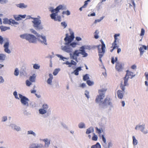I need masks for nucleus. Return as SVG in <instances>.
<instances>
[{"mask_svg": "<svg viewBox=\"0 0 148 148\" xmlns=\"http://www.w3.org/2000/svg\"><path fill=\"white\" fill-rule=\"evenodd\" d=\"M69 31L70 36H69L67 33L65 34L66 37L64 39L65 42L64 43L65 45H62L61 47L62 50L66 53L72 52L73 49L71 47L74 48L76 47L77 45V43L76 42H71L75 38L74 33L70 28L69 29Z\"/></svg>", "mask_w": 148, "mask_h": 148, "instance_id": "nucleus-1", "label": "nucleus"}, {"mask_svg": "<svg viewBox=\"0 0 148 148\" xmlns=\"http://www.w3.org/2000/svg\"><path fill=\"white\" fill-rule=\"evenodd\" d=\"M106 90L102 89L99 91V95H98L95 99L96 102L99 103V108L101 110L107 108L108 106L110 107L113 108V106L112 99L109 97H106L103 101H101L105 97V93Z\"/></svg>", "mask_w": 148, "mask_h": 148, "instance_id": "nucleus-2", "label": "nucleus"}, {"mask_svg": "<svg viewBox=\"0 0 148 148\" xmlns=\"http://www.w3.org/2000/svg\"><path fill=\"white\" fill-rule=\"evenodd\" d=\"M29 19L31 18L33 20L32 21L33 23V26L34 28L37 30L40 31L43 29L44 27L41 24V21L39 18H37L32 17L31 16H29Z\"/></svg>", "mask_w": 148, "mask_h": 148, "instance_id": "nucleus-3", "label": "nucleus"}, {"mask_svg": "<svg viewBox=\"0 0 148 148\" xmlns=\"http://www.w3.org/2000/svg\"><path fill=\"white\" fill-rule=\"evenodd\" d=\"M102 45H98L95 46V47L98 48V55L99 56V60L101 63L102 62L101 58L104 56L105 53L106 46L104 42L102 40H101Z\"/></svg>", "mask_w": 148, "mask_h": 148, "instance_id": "nucleus-4", "label": "nucleus"}, {"mask_svg": "<svg viewBox=\"0 0 148 148\" xmlns=\"http://www.w3.org/2000/svg\"><path fill=\"white\" fill-rule=\"evenodd\" d=\"M20 37L22 39H25L29 43H36L37 42V38L34 35L28 34H24L20 35Z\"/></svg>", "mask_w": 148, "mask_h": 148, "instance_id": "nucleus-5", "label": "nucleus"}, {"mask_svg": "<svg viewBox=\"0 0 148 148\" xmlns=\"http://www.w3.org/2000/svg\"><path fill=\"white\" fill-rule=\"evenodd\" d=\"M30 31L32 33L36 35L37 37L38 40L41 43H44L46 45H47L46 38L45 36L40 35L33 29H31Z\"/></svg>", "mask_w": 148, "mask_h": 148, "instance_id": "nucleus-6", "label": "nucleus"}, {"mask_svg": "<svg viewBox=\"0 0 148 148\" xmlns=\"http://www.w3.org/2000/svg\"><path fill=\"white\" fill-rule=\"evenodd\" d=\"M18 95L21 104L24 106L28 107L29 106L28 101H29L28 98L20 94H18Z\"/></svg>", "mask_w": 148, "mask_h": 148, "instance_id": "nucleus-7", "label": "nucleus"}, {"mask_svg": "<svg viewBox=\"0 0 148 148\" xmlns=\"http://www.w3.org/2000/svg\"><path fill=\"white\" fill-rule=\"evenodd\" d=\"M135 76V75H133V72L130 71L129 70H127L126 73L125 77L124 78V84L125 85H127V82L130 78L132 79Z\"/></svg>", "mask_w": 148, "mask_h": 148, "instance_id": "nucleus-8", "label": "nucleus"}, {"mask_svg": "<svg viewBox=\"0 0 148 148\" xmlns=\"http://www.w3.org/2000/svg\"><path fill=\"white\" fill-rule=\"evenodd\" d=\"M69 53V55L71 59L74 60L77 62V57L79 56V54H80V51H79V49L78 50H75L73 52V54L72 52L68 53Z\"/></svg>", "mask_w": 148, "mask_h": 148, "instance_id": "nucleus-9", "label": "nucleus"}, {"mask_svg": "<svg viewBox=\"0 0 148 148\" xmlns=\"http://www.w3.org/2000/svg\"><path fill=\"white\" fill-rule=\"evenodd\" d=\"M145 124H143L142 125H136L135 127V129L136 130H140V131L144 134H146L148 133V130H144L145 129Z\"/></svg>", "mask_w": 148, "mask_h": 148, "instance_id": "nucleus-10", "label": "nucleus"}, {"mask_svg": "<svg viewBox=\"0 0 148 148\" xmlns=\"http://www.w3.org/2000/svg\"><path fill=\"white\" fill-rule=\"evenodd\" d=\"M63 6L62 5H59L55 9H53L52 7H51L49 10L51 11L52 13H55L56 14L58 15V13L59 12L60 10L62 9Z\"/></svg>", "mask_w": 148, "mask_h": 148, "instance_id": "nucleus-11", "label": "nucleus"}, {"mask_svg": "<svg viewBox=\"0 0 148 148\" xmlns=\"http://www.w3.org/2000/svg\"><path fill=\"white\" fill-rule=\"evenodd\" d=\"M44 146L41 143H33L30 145L29 148H43Z\"/></svg>", "mask_w": 148, "mask_h": 148, "instance_id": "nucleus-12", "label": "nucleus"}, {"mask_svg": "<svg viewBox=\"0 0 148 148\" xmlns=\"http://www.w3.org/2000/svg\"><path fill=\"white\" fill-rule=\"evenodd\" d=\"M38 112L40 114L44 115L42 117L44 118L47 117L49 116V114L48 113H47V111L42 108L38 110Z\"/></svg>", "mask_w": 148, "mask_h": 148, "instance_id": "nucleus-13", "label": "nucleus"}, {"mask_svg": "<svg viewBox=\"0 0 148 148\" xmlns=\"http://www.w3.org/2000/svg\"><path fill=\"white\" fill-rule=\"evenodd\" d=\"M51 18L55 21H58L60 22L61 21V18L60 16H57V15L55 13H52L50 15Z\"/></svg>", "mask_w": 148, "mask_h": 148, "instance_id": "nucleus-14", "label": "nucleus"}, {"mask_svg": "<svg viewBox=\"0 0 148 148\" xmlns=\"http://www.w3.org/2000/svg\"><path fill=\"white\" fill-rule=\"evenodd\" d=\"M123 65L121 62H117L115 66L116 69L119 72H120L122 71L123 69Z\"/></svg>", "mask_w": 148, "mask_h": 148, "instance_id": "nucleus-15", "label": "nucleus"}, {"mask_svg": "<svg viewBox=\"0 0 148 148\" xmlns=\"http://www.w3.org/2000/svg\"><path fill=\"white\" fill-rule=\"evenodd\" d=\"M10 127L14 130L18 132L21 130V128L20 126L14 124H11L10 125Z\"/></svg>", "mask_w": 148, "mask_h": 148, "instance_id": "nucleus-16", "label": "nucleus"}, {"mask_svg": "<svg viewBox=\"0 0 148 148\" xmlns=\"http://www.w3.org/2000/svg\"><path fill=\"white\" fill-rule=\"evenodd\" d=\"M26 15L24 14L23 15H13V17L15 20L17 21H19L21 20L22 18H25L26 17Z\"/></svg>", "mask_w": 148, "mask_h": 148, "instance_id": "nucleus-17", "label": "nucleus"}, {"mask_svg": "<svg viewBox=\"0 0 148 148\" xmlns=\"http://www.w3.org/2000/svg\"><path fill=\"white\" fill-rule=\"evenodd\" d=\"M9 44V42L7 41L5 43L3 46L4 48V51L8 53H11L10 50L8 49Z\"/></svg>", "mask_w": 148, "mask_h": 148, "instance_id": "nucleus-18", "label": "nucleus"}, {"mask_svg": "<svg viewBox=\"0 0 148 148\" xmlns=\"http://www.w3.org/2000/svg\"><path fill=\"white\" fill-rule=\"evenodd\" d=\"M147 49V47L145 45H143L142 47L139 48V50L140 52V55L142 56L143 53L145 52L144 50H146Z\"/></svg>", "mask_w": 148, "mask_h": 148, "instance_id": "nucleus-19", "label": "nucleus"}, {"mask_svg": "<svg viewBox=\"0 0 148 148\" xmlns=\"http://www.w3.org/2000/svg\"><path fill=\"white\" fill-rule=\"evenodd\" d=\"M40 140H41L45 142V144L44 146L45 147L48 148L49 147L50 144V140H49L47 138H45L43 139H40Z\"/></svg>", "mask_w": 148, "mask_h": 148, "instance_id": "nucleus-20", "label": "nucleus"}, {"mask_svg": "<svg viewBox=\"0 0 148 148\" xmlns=\"http://www.w3.org/2000/svg\"><path fill=\"white\" fill-rule=\"evenodd\" d=\"M124 93V92L121 90H118L117 91V96L118 98L120 99H122L123 97Z\"/></svg>", "mask_w": 148, "mask_h": 148, "instance_id": "nucleus-21", "label": "nucleus"}, {"mask_svg": "<svg viewBox=\"0 0 148 148\" xmlns=\"http://www.w3.org/2000/svg\"><path fill=\"white\" fill-rule=\"evenodd\" d=\"M82 67H78L76 68V69L72 73H74L76 75H79V72L82 70Z\"/></svg>", "mask_w": 148, "mask_h": 148, "instance_id": "nucleus-22", "label": "nucleus"}, {"mask_svg": "<svg viewBox=\"0 0 148 148\" xmlns=\"http://www.w3.org/2000/svg\"><path fill=\"white\" fill-rule=\"evenodd\" d=\"M94 132V128L92 127H90L86 130V134H89L90 133L93 132Z\"/></svg>", "mask_w": 148, "mask_h": 148, "instance_id": "nucleus-23", "label": "nucleus"}, {"mask_svg": "<svg viewBox=\"0 0 148 148\" xmlns=\"http://www.w3.org/2000/svg\"><path fill=\"white\" fill-rule=\"evenodd\" d=\"M92 48L91 46L90 45H84L80 47V49H82L84 50H90Z\"/></svg>", "mask_w": 148, "mask_h": 148, "instance_id": "nucleus-24", "label": "nucleus"}, {"mask_svg": "<svg viewBox=\"0 0 148 148\" xmlns=\"http://www.w3.org/2000/svg\"><path fill=\"white\" fill-rule=\"evenodd\" d=\"M16 6L18 8H26L27 7V5L25 4L24 3H20L16 5Z\"/></svg>", "mask_w": 148, "mask_h": 148, "instance_id": "nucleus-25", "label": "nucleus"}, {"mask_svg": "<svg viewBox=\"0 0 148 148\" xmlns=\"http://www.w3.org/2000/svg\"><path fill=\"white\" fill-rule=\"evenodd\" d=\"M79 51H80V54L83 56V57H86L88 56V54L86 52L85 50L79 48Z\"/></svg>", "mask_w": 148, "mask_h": 148, "instance_id": "nucleus-26", "label": "nucleus"}, {"mask_svg": "<svg viewBox=\"0 0 148 148\" xmlns=\"http://www.w3.org/2000/svg\"><path fill=\"white\" fill-rule=\"evenodd\" d=\"M27 135H32L34 137H36V133L32 130H29L27 131Z\"/></svg>", "mask_w": 148, "mask_h": 148, "instance_id": "nucleus-27", "label": "nucleus"}, {"mask_svg": "<svg viewBox=\"0 0 148 148\" xmlns=\"http://www.w3.org/2000/svg\"><path fill=\"white\" fill-rule=\"evenodd\" d=\"M0 29L2 31H5L7 30L10 29V27L1 26L0 27Z\"/></svg>", "mask_w": 148, "mask_h": 148, "instance_id": "nucleus-28", "label": "nucleus"}, {"mask_svg": "<svg viewBox=\"0 0 148 148\" xmlns=\"http://www.w3.org/2000/svg\"><path fill=\"white\" fill-rule=\"evenodd\" d=\"M91 148H101V146L99 143L98 142L95 145L92 146Z\"/></svg>", "mask_w": 148, "mask_h": 148, "instance_id": "nucleus-29", "label": "nucleus"}, {"mask_svg": "<svg viewBox=\"0 0 148 148\" xmlns=\"http://www.w3.org/2000/svg\"><path fill=\"white\" fill-rule=\"evenodd\" d=\"M10 19H8L6 18L3 19V23L4 24H10Z\"/></svg>", "mask_w": 148, "mask_h": 148, "instance_id": "nucleus-30", "label": "nucleus"}, {"mask_svg": "<svg viewBox=\"0 0 148 148\" xmlns=\"http://www.w3.org/2000/svg\"><path fill=\"white\" fill-rule=\"evenodd\" d=\"M6 56L3 53H0V60L4 61L6 58Z\"/></svg>", "mask_w": 148, "mask_h": 148, "instance_id": "nucleus-31", "label": "nucleus"}, {"mask_svg": "<svg viewBox=\"0 0 148 148\" xmlns=\"http://www.w3.org/2000/svg\"><path fill=\"white\" fill-rule=\"evenodd\" d=\"M78 127L80 129L85 128L86 127L85 124L83 122H81L78 125Z\"/></svg>", "mask_w": 148, "mask_h": 148, "instance_id": "nucleus-32", "label": "nucleus"}, {"mask_svg": "<svg viewBox=\"0 0 148 148\" xmlns=\"http://www.w3.org/2000/svg\"><path fill=\"white\" fill-rule=\"evenodd\" d=\"M120 34H116L114 35V42H119V40H118L117 37L119 36Z\"/></svg>", "mask_w": 148, "mask_h": 148, "instance_id": "nucleus-33", "label": "nucleus"}, {"mask_svg": "<svg viewBox=\"0 0 148 148\" xmlns=\"http://www.w3.org/2000/svg\"><path fill=\"white\" fill-rule=\"evenodd\" d=\"M127 85H125V84H124V85H123V84H121L120 86V88L122 90V91H123V92H125V86H127L128 85V84L127 83Z\"/></svg>", "mask_w": 148, "mask_h": 148, "instance_id": "nucleus-34", "label": "nucleus"}, {"mask_svg": "<svg viewBox=\"0 0 148 148\" xmlns=\"http://www.w3.org/2000/svg\"><path fill=\"white\" fill-rule=\"evenodd\" d=\"M133 144L134 146L136 145L138 143V140L136 139L134 136H132Z\"/></svg>", "mask_w": 148, "mask_h": 148, "instance_id": "nucleus-35", "label": "nucleus"}, {"mask_svg": "<svg viewBox=\"0 0 148 148\" xmlns=\"http://www.w3.org/2000/svg\"><path fill=\"white\" fill-rule=\"evenodd\" d=\"M35 74H33L32 76H31L29 77V80L30 82H35V79L36 77L35 76Z\"/></svg>", "mask_w": 148, "mask_h": 148, "instance_id": "nucleus-36", "label": "nucleus"}, {"mask_svg": "<svg viewBox=\"0 0 148 148\" xmlns=\"http://www.w3.org/2000/svg\"><path fill=\"white\" fill-rule=\"evenodd\" d=\"M49 108V106L46 104H43L42 106V108L44 109V110H45L47 111V110Z\"/></svg>", "mask_w": 148, "mask_h": 148, "instance_id": "nucleus-37", "label": "nucleus"}, {"mask_svg": "<svg viewBox=\"0 0 148 148\" xmlns=\"http://www.w3.org/2000/svg\"><path fill=\"white\" fill-rule=\"evenodd\" d=\"M68 64H72L73 65H74L75 66L77 64V63L76 62H75L73 60H71L70 62H69L68 61H66V63Z\"/></svg>", "mask_w": 148, "mask_h": 148, "instance_id": "nucleus-38", "label": "nucleus"}, {"mask_svg": "<svg viewBox=\"0 0 148 148\" xmlns=\"http://www.w3.org/2000/svg\"><path fill=\"white\" fill-rule=\"evenodd\" d=\"M117 60L118 58L117 57H116L115 58V60H114V57H112L111 58V62L112 64H114L115 62L116 63L117 62H118L117 61Z\"/></svg>", "mask_w": 148, "mask_h": 148, "instance_id": "nucleus-39", "label": "nucleus"}, {"mask_svg": "<svg viewBox=\"0 0 148 148\" xmlns=\"http://www.w3.org/2000/svg\"><path fill=\"white\" fill-rule=\"evenodd\" d=\"M60 71V69L59 68L56 69L53 72V75H56Z\"/></svg>", "mask_w": 148, "mask_h": 148, "instance_id": "nucleus-40", "label": "nucleus"}, {"mask_svg": "<svg viewBox=\"0 0 148 148\" xmlns=\"http://www.w3.org/2000/svg\"><path fill=\"white\" fill-rule=\"evenodd\" d=\"M99 33V31L98 30H96L95 32V35H94V38L96 39H98L99 37V36L98 35V34Z\"/></svg>", "mask_w": 148, "mask_h": 148, "instance_id": "nucleus-41", "label": "nucleus"}, {"mask_svg": "<svg viewBox=\"0 0 148 148\" xmlns=\"http://www.w3.org/2000/svg\"><path fill=\"white\" fill-rule=\"evenodd\" d=\"M89 79V75L88 74H86L83 77V80L84 81H85L87 79Z\"/></svg>", "mask_w": 148, "mask_h": 148, "instance_id": "nucleus-42", "label": "nucleus"}, {"mask_svg": "<svg viewBox=\"0 0 148 148\" xmlns=\"http://www.w3.org/2000/svg\"><path fill=\"white\" fill-rule=\"evenodd\" d=\"M61 26L63 27V29L65 28L67 26V24L64 21L61 23Z\"/></svg>", "mask_w": 148, "mask_h": 148, "instance_id": "nucleus-43", "label": "nucleus"}, {"mask_svg": "<svg viewBox=\"0 0 148 148\" xmlns=\"http://www.w3.org/2000/svg\"><path fill=\"white\" fill-rule=\"evenodd\" d=\"M19 71L18 68H16L14 70V74L16 76H18L19 74Z\"/></svg>", "mask_w": 148, "mask_h": 148, "instance_id": "nucleus-44", "label": "nucleus"}, {"mask_svg": "<svg viewBox=\"0 0 148 148\" xmlns=\"http://www.w3.org/2000/svg\"><path fill=\"white\" fill-rule=\"evenodd\" d=\"M33 67L34 69H38L40 68V66L37 64H34L33 65Z\"/></svg>", "mask_w": 148, "mask_h": 148, "instance_id": "nucleus-45", "label": "nucleus"}, {"mask_svg": "<svg viewBox=\"0 0 148 148\" xmlns=\"http://www.w3.org/2000/svg\"><path fill=\"white\" fill-rule=\"evenodd\" d=\"M93 136L92 137V140L94 141H97V140L98 136L94 133H93Z\"/></svg>", "mask_w": 148, "mask_h": 148, "instance_id": "nucleus-46", "label": "nucleus"}, {"mask_svg": "<svg viewBox=\"0 0 148 148\" xmlns=\"http://www.w3.org/2000/svg\"><path fill=\"white\" fill-rule=\"evenodd\" d=\"M10 20L11 21L10 24L11 23H12L13 25H18V23L17 22H16L14 20L12 19H10Z\"/></svg>", "mask_w": 148, "mask_h": 148, "instance_id": "nucleus-47", "label": "nucleus"}, {"mask_svg": "<svg viewBox=\"0 0 148 148\" xmlns=\"http://www.w3.org/2000/svg\"><path fill=\"white\" fill-rule=\"evenodd\" d=\"M56 56L58 58H60V59H61L62 60H63V61H64V59H65L66 60L68 59L64 57L61 55H59V54H57Z\"/></svg>", "mask_w": 148, "mask_h": 148, "instance_id": "nucleus-48", "label": "nucleus"}, {"mask_svg": "<svg viewBox=\"0 0 148 148\" xmlns=\"http://www.w3.org/2000/svg\"><path fill=\"white\" fill-rule=\"evenodd\" d=\"M87 84L89 86H91L94 84V82H93L91 81L90 80H88L86 81Z\"/></svg>", "mask_w": 148, "mask_h": 148, "instance_id": "nucleus-49", "label": "nucleus"}, {"mask_svg": "<svg viewBox=\"0 0 148 148\" xmlns=\"http://www.w3.org/2000/svg\"><path fill=\"white\" fill-rule=\"evenodd\" d=\"M62 14H66L67 16H69L70 14L71 13L69 10H67L66 11H63L62 12Z\"/></svg>", "mask_w": 148, "mask_h": 148, "instance_id": "nucleus-50", "label": "nucleus"}, {"mask_svg": "<svg viewBox=\"0 0 148 148\" xmlns=\"http://www.w3.org/2000/svg\"><path fill=\"white\" fill-rule=\"evenodd\" d=\"M7 117L6 116H3L1 118V121L2 122H4L7 120Z\"/></svg>", "mask_w": 148, "mask_h": 148, "instance_id": "nucleus-51", "label": "nucleus"}, {"mask_svg": "<svg viewBox=\"0 0 148 148\" xmlns=\"http://www.w3.org/2000/svg\"><path fill=\"white\" fill-rule=\"evenodd\" d=\"M89 94V92L88 90H86L85 91L84 95L88 99L90 97Z\"/></svg>", "mask_w": 148, "mask_h": 148, "instance_id": "nucleus-52", "label": "nucleus"}, {"mask_svg": "<svg viewBox=\"0 0 148 148\" xmlns=\"http://www.w3.org/2000/svg\"><path fill=\"white\" fill-rule=\"evenodd\" d=\"M13 94L16 99H19V98L18 96L17 92L16 91H15L13 92Z\"/></svg>", "mask_w": 148, "mask_h": 148, "instance_id": "nucleus-53", "label": "nucleus"}, {"mask_svg": "<svg viewBox=\"0 0 148 148\" xmlns=\"http://www.w3.org/2000/svg\"><path fill=\"white\" fill-rule=\"evenodd\" d=\"M113 47H114V49H115L116 48L119 47V46L117 45V44L116 42H114L112 44Z\"/></svg>", "mask_w": 148, "mask_h": 148, "instance_id": "nucleus-54", "label": "nucleus"}, {"mask_svg": "<svg viewBox=\"0 0 148 148\" xmlns=\"http://www.w3.org/2000/svg\"><path fill=\"white\" fill-rule=\"evenodd\" d=\"M101 138H102L103 141V142L104 143L106 144V138L104 137V135H101Z\"/></svg>", "mask_w": 148, "mask_h": 148, "instance_id": "nucleus-55", "label": "nucleus"}, {"mask_svg": "<svg viewBox=\"0 0 148 148\" xmlns=\"http://www.w3.org/2000/svg\"><path fill=\"white\" fill-rule=\"evenodd\" d=\"M26 85L28 86H29L31 85L32 83L30 81L28 80H27L26 81Z\"/></svg>", "mask_w": 148, "mask_h": 148, "instance_id": "nucleus-56", "label": "nucleus"}, {"mask_svg": "<svg viewBox=\"0 0 148 148\" xmlns=\"http://www.w3.org/2000/svg\"><path fill=\"white\" fill-rule=\"evenodd\" d=\"M96 129L97 131V132L99 134L103 132V130H101L100 129H99L98 127H97L96 128Z\"/></svg>", "mask_w": 148, "mask_h": 148, "instance_id": "nucleus-57", "label": "nucleus"}, {"mask_svg": "<svg viewBox=\"0 0 148 148\" xmlns=\"http://www.w3.org/2000/svg\"><path fill=\"white\" fill-rule=\"evenodd\" d=\"M145 32V30L144 29L142 28L141 29L140 36H143L144 35Z\"/></svg>", "mask_w": 148, "mask_h": 148, "instance_id": "nucleus-58", "label": "nucleus"}, {"mask_svg": "<svg viewBox=\"0 0 148 148\" xmlns=\"http://www.w3.org/2000/svg\"><path fill=\"white\" fill-rule=\"evenodd\" d=\"M47 83L49 85H51L52 83V79L48 78L47 80Z\"/></svg>", "mask_w": 148, "mask_h": 148, "instance_id": "nucleus-59", "label": "nucleus"}, {"mask_svg": "<svg viewBox=\"0 0 148 148\" xmlns=\"http://www.w3.org/2000/svg\"><path fill=\"white\" fill-rule=\"evenodd\" d=\"M4 80L3 77L1 76H0V84H2L4 83Z\"/></svg>", "mask_w": 148, "mask_h": 148, "instance_id": "nucleus-60", "label": "nucleus"}, {"mask_svg": "<svg viewBox=\"0 0 148 148\" xmlns=\"http://www.w3.org/2000/svg\"><path fill=\"white\" fill-rule=\"evenodd\" d=\"M145 77L146 79L148 80V72H145Z\"/></svg>", "mask_w": 148, "mask_h": 148, "instance_id": "nucleus-61", "label": "nucleus"}, {"mask_svg": "<svg viewBox=\"0 0 148 148\" xmlns=\"http://www.w3.org/2000/svg\"><path fill=\"white\" fill-rule=\"evenodd\" d=\"M113 145L112 143V142H110L108 143V148H110L112 147Z\"/></svg>", "mask_w": 148, "mask_h": 148, "instance_id": "nucleus-62", "label": "nucleus"}, {"mask_svg": "<svg viewBox=\"0 0 148 148\" xmlns=\"http://www.w3.org/2000/svg\"><path fill=\"white\" fill-rule=\"evenodd\" d=\"M76 40L78 41H79L82 40V39L81 38L79 37H76L75 38Z\"/></svg>", "mask_w": 148, "mask_h": 148, "instance_id": "nucleus-63", "label": "nucleus"}, {"mask_svg": "<svg viewBox=\"0 0 148 148\" xmlns=\"http://www.w3.org/2000/svg\"><path fill=\"white\" fill-rule=\"evenodd\" d=\"M3 41V37L0 36V44H2Z\"/></svg>", "mask_w": 148, "mask_h": 148, "instance_id": "nucleus-64", "label": "nucleus"}]
</instances>
